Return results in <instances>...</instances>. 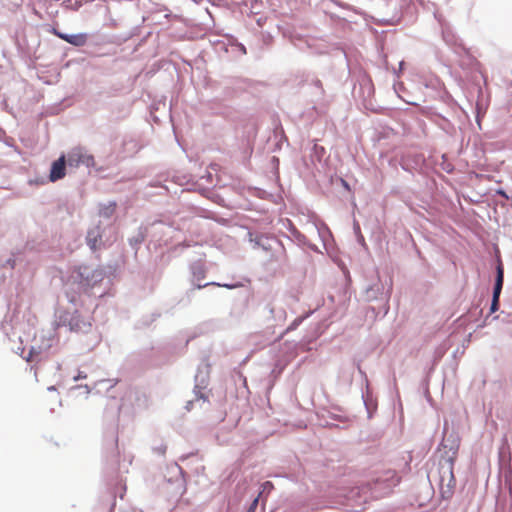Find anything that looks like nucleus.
<instances>
[{"instance_id":"nucleus-1","label":"nucleus","mask_w":512,"mask_h":512,"mask_svg":"<svg viewBox=\"0 0 512 512\" xmlns=\"http://www.w3.org/2000/svg\"><path fill=\"white\" fill-rule=\"evenodd\" d=\"M503 281H504V269H503L502 263H499L496 267V280H495V285H494V290H493L492 303H491V307H490L491 313L496 312L499 308V297H500V294L502 291Z\"/></svg>"},{"instance_id":"nucleus-2","label":"nucleus","mask_w":512,"mask_h":512,"mask_svg":"<svg viewBox=\"0 0 512 512\" xmlns=\"http://www.w3.org/2000/svg\"><path fill=\"white\" fill-rule=\"evenodd\" d=\"M79 275L86 286H94L97 282L102 280V272L90 269L89 267L81 268Z\"/></svg>"},{"instance_id":"nucleus-3","label":"nucleus","mask_w":512,"mask_h":512,"mask_svg":"<svg viewBox=\"0 0 512 512\" xmlns=\"http://www.w3.org/2000/svg\"><path fill=\"white\" fill-rule=\"evenodd\" d=\"M65 175V156H61L58 160L52 163L49 179L51 182H55L62 179Z\"/></svg>"},{"instance_id":"nucleus-4","label":"nucleus","mask_w":512,"mask_h":512,"mask_svg":"<svg viewBox=\"0 0 512 512\" xmlns=\"http://www.w3.org/2000/svg\"><path fill=\"white\" fill-rule=\"evenodd\" d=\"M101 231L100 227L96 226L90 229L87 233L86 242L87 245L93 250H97L99 248V244L101 242Z\"/></svg>"},{"instance_id":"nucleus-5","label":"nucleus","mask_w":512,"mask_h":512,"mask_svg":"<svg viewBox=\"0 0 512 512\" xmlns=\"http://www.w3.org/2000/svg\"><path fill=\"white\" fill-rule=\"evenodd\" d=\"M60 38L64 39L65 41L80 46L83 45L86 41L85 34H56Z\"/></svg>"},{"instance_id":"nucleus-6","label":"nucleus","mask_w":512,"mask_h":512,"mask_svg":"<svg viewBox=\"0 0 512 512\" xmlns=\"http://www.w3.org/2000/svg\"><path fill=\"white\" fill-rule=\"evenodd\" d=\"M3 7L7 8L8 10H13L17 7H19L22 3V0H0Z\"/></svg>"},{"instance_id":"nucleus-7","label":"nucleus","mask_w":512,"mask_h":512,"mask_svg":"<svg viewBox=\"0 0 512 512\" xmlns=\"http://www.w3.org/2000/svg\"><path fill=\"white\" fill-rule=\"evenodd\" d=\"M449 475H450V478H449V482H448V490L447 491H442L443 495L445 493H448L447 497H449L451 495V493H452L451 492V488L454 487V485H455V479H454L453 472H452V465L449 468Z\"/></svg>"},{"instance_id":"nucleus-8","label":"nucleus","mask_w":512,"mask_h":512,"mask_svg":"<svg viewBox=\"0 0 512 512\" xmlns=\"http://www.w3.org/2000/svg\"><path fill=\"white\" fill-rule=\"evenodd\" d=\"M274 485L270 481H266L261 485V491L259 493V497H261L264 493H270L273 490Z\"/></svg>"},{"instance_id":"nucleus-9","label":"nucleus","mask_w":512,"mask_h":512,"mask_svg":"<svg viewBox=\"0 0 512 512\" xmlns=\"http://www.w3.org/2000/svg\"><path fill=\"white\" fill-rule=\"evenodd\" d=\"M115 206H116L115 204H112V205L106 207L103 211H101V214L104 215L105 217H109L114 212Z\"/></svg>"},{"instance_id":"nucleus-10","label":"nucleus","mask_w":512,"mask_h":512,"mask_svg":"<svg viewBox=\"0 0 512 512\" xmlns=\"http://www.w3.org/2000/svg\"><path fill=\"white\" fill-rule=\"evenodd\" d=\"M259 498L260 497L258 496L257 498L254 499V501L252 502L248 512H253L256 509V507L258 505Z\"/></svg>"},{"instance_id":"nucleus-11","label":"nucleus","mask_w":512,"mask_h":512,"mask_svg":"<svg viewBox=\"0 0 512 512\" xmlns=\"http://www.w3.org/2000/svg\"><path fill=\"white\" fill-rule=\"evenodd\" d=\"M498 193H499L500 195H502V196H504V197H506V198H507V196H506V194H505V192H504V191L499 190V191H498Z\"/></svg>"},{"instance_id":"nucleus-12","label":"nucleus","mask_w":512,"mask_h":512,"mask_svg":"<svg viewBox=\"0 0 512 512\" xmlns=\"http://www.w3.org/2000/svg\"><path fill=\"white\" fill-rule=\"evenodd\" d=\"M206 285H198L197 288L200 289L202 287H205Z\"/></svg>"},{"instance_id":"nucleus-13","label":"nucleus","mask_w":512,"mask_h":512,"mask_svg":"<svg viewBox=\"0 0 512 512\" xmlns=\"http://www.w3.org/2000/svg\"><path fill=\"white\" fill-rule=\"evenodd\" d=\"M50 32L56 33L57 31L55 28H52V30Z\"/></svg>"}]
</instances>
